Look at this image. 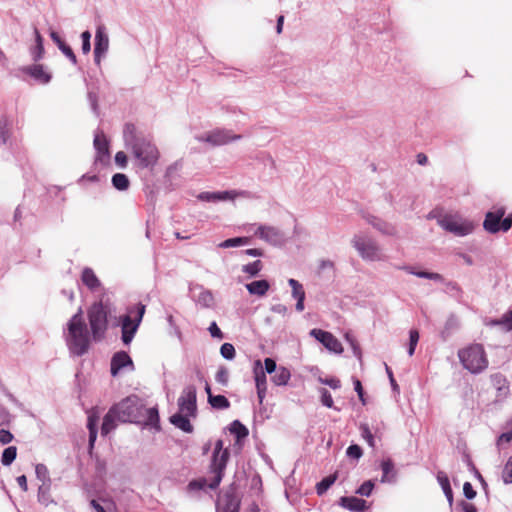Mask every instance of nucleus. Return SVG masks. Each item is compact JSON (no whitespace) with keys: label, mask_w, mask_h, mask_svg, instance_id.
<instances>
[{"label":"nucleus","mask_w":512,"mask_h":512,"mask_svg":"<svg viewBox=\"0 0 512 512\" xmlns=\"http://www.w3.org/2000/svg\"><path fill=\"white\" fill-rule=\"evenodd\" d=\"M109 313L108 304L102 301L94 302L87 309L89 332L83 318L82 308H79L67 323L65 341L71 355L81 357L89 351L91 338L94 342H100L105 338Z\"/></svg>","instance_id":"nucleus-1"},{"label":"nucleus","mask_w":512,"mask_h":512,"mask_svg":"<svg viewBox=\"0 0 512 512\" xmlns=\"http://www.w3.org/2000/svg\"><path fill=\"white\" fill-rule=\"evenodd\" d=\"M123 140L137 168L152 170L155 167L160 153L149 134L138 130L132 123H126L123 129Z\"/></svg>","instance_id":"nucleus-2"},{"label":"nucleus","mask_w":512,"mask_h":512,"mask_svg":"<svg viewBox=\"0 0 512 512\" xmlns=\"http://www.w3.org/2000/svg\"><path fill=\"white\" fill-rule=\"evenodd\" d=\"M119 422L141 423L144 405L135 395L129 396L112 406Z\"/></svg>","instance_id":"nucleus-3"},{"label":"nucleus","mask_w":512,"mask_h":512,"mask_svg":"<svg viewBox=\"0 0 512 512\" xmlns=\"http://www.w3.org/2000/svg\"><path fill=\"white\" fill-rule=\"evenodd\" d=\"M145 309V305L138 303L129 308L127 315L120 317L121 340L124 345H129L132 342L145 314Z\"/></svg>","instance_id":"nucleus-4"},{"label":"nucleus","mask_w":512,"mask_h":512,"mask_svg":"<svg viewBox=\"0 0 512 512\" xmlns=\"http://www.w3.org/2000/svg\"><path fill=\"white\" fill-rule=\"evenodd\" d=\"M458 357L463 367L473 374L482 372L488 365L485 351L479 344L460 350Z\"/></svg>","instance_id":"nucleus-5"},{"label":"nucleus","mask_w":512,"mask_h":512,"mask_svg":"<svg viewBox=\"0 0 512 512\" xmlns=\"http://www.w3.org/2000/svg\"><path fill=\"white\" fill-rule=\"evenodd\" d=\"M351 244L365 261H382L385 258L379 244L366 235L355 234L351 240Z\"/></svg>","instance_id":"nucleus-6"},{"label":"nucleus","mask_w":512,"mask_h":512,"mask_svg":"<svg viewBox=\"0 0 512 512\" xmlns=\"http://www.w3.org/2000/svg\"><path fill=\"white\" fill-rule=\"evenodd\" d=\"M438 225L455 236L463 237L472 233L474 225L471 221L463 219L459 215L445 214L438 218Z\"/></svg>","instance_id":"nucleus-7"},{"label":"nucleus","mask_w":512,"mask_h":512,"mask_svg":"<svg viewBox=\"0 0 512 512\" xmlns=\"http://www.w3.org/2000/svg\"><path fill=\"white\" fill-rule=\"evenodd\" d=\"M241 138L242 136L240 134H233L231 130L224 128H217L196 137L199 142H205L211 146L226 145L232 141L240 140Z\"/></svg>","instance_id":"nucleus-8"},{"label":"nucleus","mask_w":512,"mask_h":512,"mask_svg":"<svg viewBox=\"0 0 512 512\" xmlns=\"http://www.w3.org/2000/svg\"><path fill=\"white\" fill-rule=\"evenodd\" d=\"M229 457L230 452L227 448H225L223 453H212L210 470L213 474V478L209 482V489L214 490L220 485Z\"/></svg>","instance_id":"nucleus-9"},{"label":"nucleus","mask_w":512,"mask_h":512,"mask_svg":"<svg viewBox=\"0 0 512 512\" xmlns=\"http://www.w3.org/2000/svg\"><path fill=\"white\" fill-rule=\"evenodd\" d=\"M94 148L96 150V156L94 159V166L104 168L110 163V150L109 141L102 131H97L94 135L93 141Z\"/></svg>","instance_id":"nucleus-10"},{"label":"nucleus","mask_w":512,"mask_h":512,"mask_svg":"<svg viewBox=\"0 0 512 512\" xmlns=\"http://www.w3.org/2000/svg\"><path fill=\"white\" fill-rule=\"evenodd\" d=\"M178 407L181 413H185L186 416H196L197 412V392L194 385L186 386L180 397L178 398Z\"/></svg>","instance_id":"nucleus-11"},{"label":"nucleus","mask_w":512,"mask_h":512,"mask_svg":"<svg viewBox=\"0 0 512 512\" xmlns=\"http://www.w3.org/2000/svg\"><path fill=\"white\" fill-rule=\"evenodd\" d=\"M310 335L322 343L329 351L338 354L343 352L342 344L332 333L315 328L310 331Z\"/></svg>","instance_id":"nucleus-12"},{"label":"nucleus","mask_w":512,"mask_h":512,"mask_svg":"<svg viewBox=\"0 0 512 512\" xmlns=\"http://www.w3.org/2000/svg\"><path fill=\"white\" fill-rule=\"evenodd\" d=\"M255 235L274 246L282 245L285 241L284 233L273 226L260 225L258 226Z\"/></svg>","instance_id":"nucleus-13"},{"label":"nucleus","mask_w":512,"mask_h":512,"mask_svg":"<svg viewBox=\"0 0 512 512\" xmlns=\"http://www.w3.org/2000/svg\"><path fill=\"white\" fill-rule=\"evenodd\" d=\"M109 48V37L106 28L100 25L95 33L94 60L97 65L100 64L101 58L107 53Z\"/></svg>","instance_id":"nucleus-14"},{"label":"nucleus","mask_w":512,"mask_h":512,"mask_svg":"<svg viewBox=\"0 0 512 512\" xmlns=\"http://www.w3.org/2000/svg\"><path fill=\"white\" fill-rule=\"evenodd\" d=\"M505 213L506 209L504 207H498L493 211L487 212L483 222L484 229L491 234L499 232L501 219L504 217Z\"/></svg>","instance_id":"nucleus-15"},{"label":"nucleus","mask_w":512,"mask_h":512,"mask_svg":"<svg viewBox=\"0 0 512 512\" xmlns=\"http://www.w3.org/2000/svg\"><path fill=\"white\" fill-rule=\"evenodd\" d=\"M254 378H255L259 403L262 404V402L266 396L267 383H266V375H265V372L263 370L260 360L255 361Z\"/></svg>","instance_id":"nucleus-16"},{"label":"nucleus","mask_w":512,"mask_h":512,"mask_svg":"<svg viewBox=\"0 0 512 512\" xmlns=\"http://www.w3.org/2000/svg\"><path fill=\"white\" fill-rule=\"evenodd\" d=\"M21 71L31 76L35 81H37L40 84H47L50 82L52 78L51 74L47 72L44 69V66L41 64L25 66L21 69Z\"/></svg>","instance_id":"nucleus-17"},{"label":"nucleus","mask_w":512,"mask_h":512,"mask_svg":"<svg viewBox=\"0 0 512 512\" xmlns=\"http://www.w3.org/2000/svg\"><path fill=\"white\" fill-rule=\"evenodd\" d=\"M238 193L234 190L231 191H215V192H201L197 195V199L203 202H220L234 200Z\"/></svg>","instance_id":"nucleus-18"},{"label":"nucleus","mask_w":512,"mask_h":512,"mask_svg":"<svg viewBox=\"0 0 512 512\" xmlns=\"http://www.w3.org/2000/svg\"><path fill=\"white\" fill-rule=\"evenodd\" d=\"M363 218L368 224L384 235L393 236L396 234V228L392 224L378 218L377 216L365 214L363 215Z\"/></svg>","instance_id":"nucleus-19"},{"label":"nucleus","mask_w":512,"mask_h":512,"mask_svg":"<svg viewBox=\"0 0 512 512\" xmlns=\"http://www.w3.org/2000/svg\"><path fill=\"white\" fill-rule=\"evenodd\" d=\"M127 366L134 368L133 361L128 353L125 351L116 352L111 359V374L115 376L122 368Z\"/></svg>","instance_id":"nucleus-20"},{"label":"nucleus","mask_w":512,"mask_h":512,"mask_svg":"<svg viewBox=\"0 0 512 512\" xmlns=\"http://www.w3.org/2000/svg\"><path fill=\"white\" fill-rule=\"evenodd\" d=\"M288 284L292 289L291 295L294 299H296V305L295 309L298 312H302L304 310V301H305V291L303 288V285L295 280V279H289Z\"/></svg>","instance_id":"nucleus-21"},{"label":"nucleus","mask_w":512,"mask_h":512,"mask_svg":"<svg viewBox=\"0 0 512 512\" xmlns=\"http://www.w3.org/2000/svg\"><path fill=\"white\" fill-rule=\"evenodd\" d=\"M340 505L352 512H364L367 508L366 501L354 496L340 498Z\"/></svg>","instance_id":"nucleus-22"},{"label":"nucleus","mask_w":512,"mask_h":512,"mask_svg":"<svg viewBox=\"0 0 512 512\" xmlns=\"http://www.w3.org/2000/svg\"><path fill=\"white\" fill-rule=\"evenodd\" d=\"M50 37L52 39V41L57 45V47L59 48V50L73 63V64H76L77 63V58H76V55L74 54L73 50L71 49V47L69 45H67L63 40L62 38L60 37V35L55 32V31H51L50 32Z\"/></svg>","instance_id":"nucleus-23"},{"label":"nucleus","mask_w":512,"mask_h":512,"mask_svg":"<svg viewBox=\"0 0 512 512\" xmlns=\"http://www.w3.org/2000/svg\"><path fill=\"white\" fill-rule=\"evenodd\" d=\"M245 287L251 295L262 297L268 292L270 283L265 279H261L247 283Z\"/></svg>","instance_id":"nucleus-24"},{"label":"nucleus","mask_w":512,"mask_h":512,"mask_svg":"<svg viewBox=\"0 0 512 512\" xmlns=\"http://www.w3.org/2000/svg\"><path fill=\"white\" fill-rule=\"evenodd\" d=\"M190 416H186L185 413H181L180 411L170 417V422L180 430L186 433L193 432V426L189 420Z\"/></svg>","instance_id":"nucleus-25"},{"label":"nucleus","mask_w":512,"mask_h":512,"mask_svg":"<svg viewBox=\"0 0 512 512\" xmlns=\"http://www.w3.org/2000/svg\"><path fill=\"white\" fill-rule=\"evenodd\" d=\"M116 421H118L116 417V413L114 409L111 407L108 411V413L104 416L102 426H101V434L103 436L108 435L111 431H113L117 424Z\"/></svg>","instance_id":"nucleus-26"},{"label":"nucleus","mask_w":512,"mask_h":512,"mask_svg":"<svg viewBox=\"0 0 512 512\" xmlns=\"http://www.w3.org/2000/svg\"><path fill=\"white\" fill-rule=\"evenodd\" d=\"M81 280L85 286L90 290L95 291L100 286V281L91 268H84L81 275Z\"/></svg>","instance_id":"nucleus-27"},{"label":"nucleus","mask_w":512,"mask_h":512,"mask_svg":"<svg viewBox=\"0 0 512 512\" xmlns=\"http://www.w3.org/2000/svg\"><path fill=\"white\" fill-rule=\"evenodd\" d=\"M199 293L194 296L197 304L204 308H211L214 305V297L210 290L204 289L202 286L198 287Z\"/></svg>","instance_id":"nucleus-28"},{"label":"nucleus","mask_w":512,"mask_h":512,"mask_svg":"<svg viewBox=\"0 0 512 512\" xmlns=\"http://www.w3.org/2000/svg\"><path fill=\"white\" fill-rule=\"evenodd\" d=\"M145 425L159 429V413L157 408H145L143 410V419Z\"/></svg>","instance_id":"nucleus-29"},{"label":"nucleus","mask_w":512,"mask_h":512,"mask_svg":"<svg viewBox=\"0 0 512 512\" xmlns=\"http://www.w3.org/2000/svg\"><path fill=\"white\" fill-rule=\"evenodd\" d=\"M493 386L499 392V396H506L509 392L508 382L504 375L500 373L493 374L491 376Z\"/></svg>","instance_id":"nucleus-30"},{"label":"nucleus","mask_w":512,"mask_h":512,"mask_svg":"<svg viewBox=\"0 0 512 512\" xmlns=\"http://www.w3.org/2000/svg\"><path fill=\"white\" fill-rule=\"evenodd\" d=\"M12 135L11 122L5 117H0V146L5 145Z\"/></svg>","instance_id":"nucleus-31"},{"label":"nucleus","mask_w":512,"mask_h":512,"mask_svg":"<svg viewBox=\"0 0 512 512\" xmlns=\"http://www.w3.org/2000/svg\"><path fill=\"white\" fill-rule=\"evenodd\" d=\"M381 469L383 472L381 482H394L395 480V470L394 464L391 459L383 460L381 463Z\"/></svg>","instance_id":"nucleus-32"},{"label":"nucleus","mask_w":512,"mask_h":512,"mask_svg":"<svg viewBox=\"0 0 512 512\" xmlns=\"http://www.w3.org/2000/svg\"><path fill=\"white\" fill-rule=\"evenodd\" d=\"M437 480H438V483L440 484L449 504L452 505L453 491H452V488L450 485L449 478L447 477V475L444 472H438Z\"/></svg>","instance_id":"nucleus-33"},{"label":"nucleus","mask_w":512,"mask_h":512,"mask_svg":"<svg viewBox=\"0 0 512 512\" xmlns=\"http://www.w3.org/2000/svg\"><path fill=\"white\" fill-rule=\"evenodd\" d=\"M490 326H502L504 330L511 331L512 330V310H509L502 317L498 319H492L486 323Z\"/></svg>","instance_id":"nucleus-34"},{"label":"nucleus","mask_w":512,"mask_h":512,"mask_svg":"<svg viewBox=\"0 0 512 512\" xmlns=\"http://www.w3.org/2000/svg\"><path fill=\"white\" fill-rule=\"evenodd\" d=\"M291 377L289 369L280 366L271 377L272 382L277 386L286 385Z\"/></svg>","instance_id":"nucleus-35"},{"label":"nucleus","mask_w":512,"mask_h":512,"mask_svg":"<svg viewBox=\"0 0 512 512\" xmlns=\"http://www.w3.org/2000/svg\"><path fill=\"white\" fill-rule=\"evenodd\" d=\"M403 269L406 270L408 273L415 275L419 278L430 279V280L438 281V282H442L444 280L443 276L439 273L428 272V271H417L411 266H405Z\"/></svg>","instance_id":"nucleus-36"},{"label":"nucleus","mask_w":512,"mask_h":512,"mask_svg":"<svg viewBox=\"0 0 512 512\" xmlns=\"http://www.w3.org/2000/svg\"><path fill=\"white\" fill-rule=\"evenodd\" d=\"M35 42V46L31 48V56L34 61H38L43 57L44 46L43 38L37 29H35Z\"/></svg>","instance_id":"nucleus-37"},{"label":"nucleus","mask_w":512,"mask_h":512,"mask_svg":"<svg viewBox=\"0 0 512 512\" xmlns=\"http://www.w3.org/2000/svg\"><path fill=\"white\" fill-rule=\"evenodd\" d=\"M111 182L113 187L119 191H125L130 186L129 178L123 173L114 174L112 176Z\"/></svg>","instance_id":"nucleus-38"},{"label":"nucleus","mask_w":512,"mask_h":512,"mask_svg":"<svg viewBox=\"0 0 512 512\" xmlns=\"http://www.w3.org/2000/svg\"><path fill=\"white\" fill-rule=\"evenodd\" d=\"M229 431L236 436L237 441L248 436V429L239 420H234L229 427Z\"/></svg>","instance_id":"nucleus-39"},{"label":"nucleus","mask_w":512,"mask_h":512,"mask_svg":"<svg viewBox=\"0 0 512 512\" xmlns=\"http://www.w3.org/2000/svg\"><path fill=\"white\" fill-rule=\"evenodd\" d=\"M208 403L215 409H228L230 407L229 400L223 395L209 394Z\"/></svg>","instance_id":"nucleus-40"},{"label":"nucleus","mask_w":512,"mask_h":512,"mask_svg":"<svg viewBox=\"0 0 512 512\" xmlns=\"http://www.w3.org/2000/svg\"><path fill=\"white\" fill-rule=\"evenodd\" d=\"M337 479L336 474L329 475L325 478H323L319 483L316 485V492L318 495H323L326 493V491L335 483Z\"/></svg>","instance_id":"nucleus-41"},{"label":"nucleus","mask_w":512,"mask_h":512,"mask_svg":"<svg viewBox=\"0 0 512 512\" xmlns=\"http://www.w3.org/2000/svg\"><path fill=\"white\" fill-rule=\"evenodd\" d=\"M458 327H459V320H458L457 316H455L453 314L450 315L448 317V319L446 320L444 330L441 333L443 339L445 340L451 334V332L458 329Z\"/></svg>","instance_id":"nucleus-42"},{"label":"nucleus","mask_w":512,"mask_h":512,"mask_svg":"<svg viewBox=\"0 0 512 512\" xmlns=\"http://www.w3.org/2000/svg\"><path fill=\"white\" fill-rule=\"evenodd\" d=\"M249 243L248 237H235L224 240L219 244L220 248H231L247 245Z\"/></svg>","instance_id":"nucleus-43"},{"label":"nucleus","mask_w":512,"mask_h":512,"mask_svg":"<svg viewBox=\"0 0 512 512\" xmlns=\"http://www.w3.org/2000/svg\"><path fill=\"white\" fill-rule=\"evenodd\" d=\"M17 456V448L15 446H9L4 449L1 457V462L4 466H9L15 460Z\"/></svg>","instance_id":"nucleus-44"},{"label":"nucleus","mask_w":512,"mask_h":512,"mask_svg":"<svg viewBox=\"0 0 512 512\" xmlns=\"http://www.w3.org/2000/svg\"><path fill=\"white\" fill-rule=\"evenodd\" d=\"M263 268V264L260 260H256L252 263L242 266V271L249 274L251 277L257 276Z\"/></svg>","instance_id":"nucleus-45"},{"label":"nucleus","mask_w":512,"mask_h":512,"mask_svg":"<svg viewBox=\"0 0 512 512\" xmlns=\"http://www.w3.org/2000/svg\"><path fill=\"white\" fill-rule=\"evenodd\" d=\"M35 473L36 477L42 482V484H51L48 468L44 464H37L35 467Z\"/></svg>","instance_id":"nucleus-46"},{"label":"nucleus","mask_w":512,"mask_h":512,"mask_svg":"<svg viewBox=\"0 0 512 512\" xmlns=\"http://www.w3.org/2000/svg\"><path fill=\"white\" fill-rule=\"evenodd\" d=\"M418 341H419V332L416 329L410 330L409 345H408V355L409 356L414 355Z\"/></svg>","instance_id":"nucleus-47"},{"label":"nucleus","mask_w":512,"mask_h":512,"mask_svg":"<svg viewBox=\"0 0 512 512\" xmlns=\"http://www.w3.org/2000/svg\"><path fill=\"white\" fill-rule=\"evenodd\" d=\"M50 484H42L38 488V501L47 505L50 502Z\"/></svg>","instance_id":"nucleus-48"},{"label":"nucleus","mask_w":512,"mask_h":512,"mask_svg":"<svg viewBox=\"0 0 512 512\" xmlns=\"http://www.w3.org/2000/svg\"><path fill=\"white\" fill-rule=\"evenodd\" d=\"M319 393L321 395V403L323 406L327 408H334L335 410H339L338 408L334 407V402L332 399V396L330 392L326 388H320Z\"/></svg>","instance_id":"nucleus-49"},{"label":"nucleus","mask_w":512,"mask_h":512,"mask_svg":"<svg viewBox=\"0 0 512 512\" xmlns=\"http://www.w3.org/2000/svg\"><path fill=\"white\" fill-rule=\"evenodd\" d=\"M361 436L367 441L370 447H375L374 436L369 428V426L365 423L360 424L359 426Z\"/></svg>","instance_id":"nucleus-50"},{"label":"nucleus","mask_w":512,"mask_h":512,"mask_svg":"<svg viewBox=\"0 0 512 512\" xmlns=\"http://www.w3.org/2000/svg\"><path fill=\"white\" fill-rule=\"evenodd\" d=\"M220 354L227 360H233L235 358V348L231 343H224L220 348Z\"/></svg>","instance_id":"nucleus-51"},{"label":"nucleus","mask_w":512,"mask_h":512,"mask_svg":"<svg viewBox=\"0 0 512 512\" xmlns=\"http://www.w3.org/2000/svg\"><path fill=\"white\" fill-rule=\"evenodd\" d=\"M206 487L209 488V483L204 478L192 480L187 486L190 491H200L204 490Z\"/></svg>","instance_id":"nucleus-52"},{"label":"nucleus","mask_w":512,"mask_h":512,"mask_svg":"<svg viewBox=\"0 0 512 512\" xmlns=\"http://www.w3.org/2000/svg\"><path fill=\"white\" fill-rule=\"evenodd\" d=\"M239 505L234 499H228L223 506H218L217 512H238Z\"/></svg>","instance_id":"nucleus-53"},{"label":"nucleus","mask_w":512,"mask_h":512,"mask_svg":"<svg viewBox=\"0 0 512 512\" xmlns=\"http://www.w3.org/2000/svg\"><path fill=\"white\" fill-rule=\"evenodd\" d=\"M215 380L219 384L226 386L228 384V380H229V372H228L227 368H225L223 366L220 367L215 375Z\"/></svg>","instance_id":"nucleus-54"},{"label":"nucleus","mask_w":512,"mask_h":512,"mask_svg":"<svg viewBox=\"0 0 512 512\" xmlns=\"http://www.w3.org/2000/svg\"><path fill=\"white\" fill-rule=\"evenodd\" d=\"M374 488V483L371 480L365 481L357 490L356 493L361 496L369 497Z\"/></svg>","instance_id":"nucleus-55"},{"label":"nucleus","mask_w":512,"mask_h":512,"mask_svg":"<svg viewBox=\"0 0 512 512\" xmlns=\"http://www.w3.org/2000/svg\"><path fill=\"white\" fill-rule=\"evenodd\" d=\"M502 478L505 483H512V456L508 459L503 468Z\"/></svg>","instance_id":"nucleus-56"},{"label":"nucleus","mask_w":512,"mask_h":512,"mask_svg":"<svg viewBox=\"0 0 512 512\" xmlns=\"http://www.w3.org/2000/svg\"><path fill=\"white\" fill-rule=\"evenodd\" d=\"M346 454L351 459H359L362 456L363 451L359 445L352 444L347 448Z\"/></svg>","instance_id":"nucleus-57"},{"label":"nucleus","mask_w":512,"mask_h":512,"mask_svg":"<svg viewBox=\"0 0 512 512\" xmlns=\"http://www.w3.org/2000/svg\"><path fill=\"white\" fill-rule=\"evenodd\" d=\"M318 381L322 384L328 385L332 389H339L341 387V382L337 378H322L319 377Z\"/></svg>","instance_id":"nucleus-58"},{"label":"nucleus","mask_w":512,"mask_h":512,"mask_svg":"<svg viewBox=\"0 0 512 512\" xmlns=\"http://www.w3.org/2000/svg\"><path fill=\"white\" fill-rule=\"evenodd\" d=\"M88 101L90 103V106L93 110V112L98 115L99 114V107H98V96L96 93L89 91L88 92Z\"/></svg>","instance_id":"nucleus-59"},{"label":"nucleus","mask_w":512,"mask_h":512,"mask_svg":"<svg viewBox=\"0 0 512 512\" xmlns=\"http://www.w3.org/2000/svg\"><path fill=\"white\" fill-rule=\"evenodd\" d=\"M128 158L125 152L118 151L115 155V163L120 168H125L127 166Z\"/></svg>","instance_id":"nucleus-60"},{"label":"nucleus","mask_w":512,"mask_h":512,"mask_svg":"<svg viewBox=\"0 0 512 512\" xmlns=\"http://www.w3.org/2000/svg\"><path fill=\"white\" fill-rule=\"evenodd\" d=\"M463 493H464V496L468 499V500H472L476 497V491L474 490L473 486L471 485L470 482H465L464 485H463Z\"/></svg>","instance_id":"nucleus-61"},{"label":"nucleus","mask_w":512,"mask_h":512,"mask_svg":"<svg viewBox=\"0 0 512 512\" xmlns=\"http://www.w3.org/2000/svg\"><path fill=\"white\" fill-rule=\"evenodd\" d=\"M264 366H265V373L272 374L275 373V371L279 368L276 365V362L272 358H266L264 360Z\"/></svg>","instance_id":"nucleus-62"},{"label":"nucleus","mask_w":512,"mask_h":512,"mask_svg":"<svg viewBox=\"0 0 512 512\" xmlns=\"http://www.w3.org/2000/svg\"><path fill=\"white\" fill-rule=\"evenodd\" d=\"M446 292L450 293L453 296H456L461 293V288L458 286L456 282H448L446 284Z\"/></svg>","instance_id":"nucleus-63"},{"label":"nucleus","mask_w":512,"mask_h":512,"mask_svg":"<svg viewBox=\"0 0 512 512\" xmlns=\"http://www.w3.org/2000/svg\"><path fill=\"white\" fill-rule=\"evenodd\" d=\"M512 227V214L501 219L500 231L507 232Z\"/></svg>","instance_id":"nucleus-64"}]
</instances>
